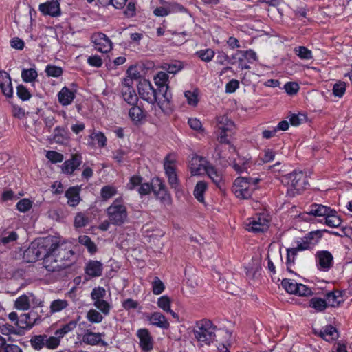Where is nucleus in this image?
<instances>
[{"label":"nucleus","mask_w":352,"mask_h":352,"mask_svg":"<svg viewBox=\"0 0 352 352\" xmlns=\"http://www.w3.org/2000/svg\"><path fill=\"white\" fill-rule=\"evenodd\" d=\"M217 331L222 334L226 339H229L232 335L227 329H217L211 320L206 319L196 322L193 334L201 345H210L216 340Z\"/></svg>","instance_id":"nucleus-1"},{"label":"nucleus","mask_w":352,"mask_h":352,"mask_svg":"<svg viewBox=\"0 0 352 352\" xmlns=\"http://www.w3.org/2000/svg\"><path fill=\"white\" fill-rule=\"evenodd\" d=\"M138 91L141 99L146 101L151 104H155L157 103L160 109L165 114H168L172 111L170 102H168V104H166L167 109H164L161 105L160 102L162 101L163 102L165 98L162 95L161 92L160 94V91H158L157 89H155L153 87L149 80L146 79L140 80L138 85Z\"/></svg>","instance_id":"nucleus-2"},{"label":"nucleus","mask_w":352,"mask_h":352,"mask_svg":"<svg viewBox=\"0 0 352 352\" xmlns=\"http://www.w3.org/2000/svg\"><path fill=\"white\" fill-rule=\"evenodd\" d=\"M106 214L111 225L121 226L128 221L127 208L122 197L113 201L106 209Z\"/></svg>","instance_id":"nucleus-3"},{"label":"nucleus","mask_w":352,"mask_h":352,"mask_svg":"<svg viewBox=\"0 0 352 352\" xmlns=\"http://www.w3.org/2000/svg\"><path fill=\"white\" fill-rule=\"evenodd\" d=\"M47 248L52 252L60 263H67L74 256L71 245L56 237H47Z\"/></svg>","instance_id":"nucleus-4"},{"label":"nucleus","mask_w":352,"mask_h":352,"mask_svg":"<svg viewBox=\"0 0 352 352\" xmlns=\"http://www.w3.org/2000/svg\"><path fill=\"white\" fill-rule=\"evenodd\" d=\"M259 181L258 178L239 177L234 180L232 190L236 197L248 199L256 189Z\"/></svg>","instance_id":"nucleus-5"},{"label":"nucleus","mask_w":352,"mask_h":352,"mask_svg":"<svg viewBox=\"0 0 352 352\" xmlns=\"http://www.w3.org/2000/svg\"><path fill=\"white\" fill-rule=\"evenodd\" d=\"M282 182L287 186V195L291 197L298 194L308 185L305 174L302 171L297 170L283 176Z\"/></svg>","instance_id":"nucleus-6"},{"label":"nucleus","mask_w":352,"mask_h":352,"mask_svg":"<svg viewBox=\"0 0 352 352\" xmlns=\"http://www.w3.org/2000/svg\"><path fill=\"white\" fill-rule=\"evenodd\" d=\"M8 318L16 327L22 329H30L42 321L41 316L34 308L28 313L21 314L20 316L14 311L11 312L8 315Z\"/></svg>","instance_id":"nucleus-7"},{"label":"nucleus","mask_w":352,"mask_h":352,"mask_svg":"<svg viewBox=\"0 0 352 352\" xmlns=\"http://www.w3.org/2000/svg\"><path fill=\"white\" fill-rule=\"evenodd\" d=\"M47 237L32 242L24 251L23 258L27 263H35L43 258L47 248Z\"/></svg>","instance_id":"nucleus-8"},{"label":"nucleus","mask_w":352,"mask_h":352,"mask_svg":"<svg viewBox=\"0 0 352 352\" xmlns=\"http://www.w3.org/2000/svg\"><path fill=\"white\" fill-rule=\"evenodd\" d=\"M177 156L175 153L168 154L164 160V169L172 188L179 189V181L176 173Z\"/></svg>","instance_id":"nucleus-9"},{"label":"nucleus","mask_w":352,"mask_h":352,"mask_svg":"<svg viewBox=\"0 0 352 352\" xmlns=\"http://www.w3.org/2000/svg\"><path fill=\"white\" fill-rule=\"evenodd\" d=\"M154 80L157 87V89L160 91V93H162V95L165 98L163 102L161 101L160 103L164 109H167L166 104H168V102H170L172 99V94L168 91L169 87L167 84L168 76L164 72H159Z\"/></svg>","instance_id":"nucleus-10"},{"label":"nucleus","mask_w":352,"mask_h":352,"mask_svg":"<svg viewBox=\"0 0 352 352\" xmlns=\"http://www.w3.org/2000/svg\"><path fill=\"white\" fill-rule=\"evenodd\" d=\"M153 192L164 205L170 206L172 204L171 195L168 192L164 182L159 177L153 179Z\"/></svg>","instance_id":"nucleus-11"},{"label":"nucleus","mask_w":352,"mask_h":352,"mask_svg":"<svg viewBox=\"0 0 352 352\" xmlns=\"http://www.w3.org/2000/svg\"><path fill=\"white\" fill-rule=\"evenodd\" d=\"M43 255V265L48 272H59L69 267L71 263H60L56 256L49 250Z\"/></svg>","instance_id":"nucleus-12"},{"label":"nucleus","mask_w":352,"mask_h":352,"mask_svg":"<svg viewBox=\"0 0 352 352\" xmlns=\"http://www.w3.org/2000/svg\"><path fill=\"white\" fill-rule=\"evenodd\" d=\"M217 126L219 131L218 137L221 143H229L227 137L229 136L234 129V124L227 116L217 118Z\"/></svg>","instance_id":"nucleus-13"},{"label":"nucleus","mask_w":352,"mask_h":352,"mask_svg":"<svg viewBox=\"0 0 352 352\" xmlns=\"http://www.w3.org/2000/svg\"><path fill=\"white\" fill-rule=\"evenodd\" d=\"M91 40L95 49L102 53H107L112 49V42L108 36L102 33L96 32L91 35Z\"/></svg>","instance_id":"nucleus-14"},{"label":"nucleus","mask_w":352,"mask_h":352,"mask_svg":"<svg viewBox=\"0 0 352 352\" xmlns=\"http://www.w3.org/2000/svg\"><path fill=\"white\" fill-rule=\"evenodd\" d=\"M121 93L124 100L129 104H136L138 97L133 87V80L124 78L122 82Z\"/></svg>","instance_id":"nucleus-15"},{"label":"nucleus","mask_w":352,"mask_h":352,"mask_svg":"<svg viewBox=\"0 0 352 352\" xmlns=\"http://www.w3.org/2000/svg\"><path fill=\"white\" fill-rule=\"evenodd\" d=\"M246 229L250 232H263L269 228V221L263 216L259 215L248 219Z\"/></svg>","instance_id":"nucleus-16"},{"label":"nucleus","mask_w":352,"mask_h":352,"mask_svg":"<svg viewBox=\"0 0 352 352\" xmlns=\"http://www.w3.org/2000/svg\"><path fill=\"white\" fill-rule=\"evenodd\" d=\"M82 157L80 154H72L70 159L65 160L61 166L62 172L66 175H72L80 166Z\"/></svg>","instance_id":"nucleus-17"},{"label":"nucleus","mask_w":352,"mask_h":352,"mask_svg":"<svg viewBox=\"0 0 352 352\" xmlns=\"http://www.w3.org/2000/svg\"><path fill=\"white\" fill-rule=\"evenodd\" d=\"M38 10L44 15L54 17L60 15V4L57 0H49L45 3H41Z\"/></svg>","instance_id":"nucleus-18"},{"label":"nucleus","mask_w":352,"mask_h":352,"mask_svg":"<svg viewBox=\"0 0 352 352\" xmlns=\"http://www.w3.org/2000/svg\"><path fill=\"white\" fill-rule=\"evenodd\" d=\"M137 336L140 340V346L144 351H149L153 349V340L147 329H140L137 331Z\"/></svg>","instance_id":"nucleus-19"},{"label":"nucleus","mask_w":352,"mask_h":352,"mask_svg":"<svg viewBox=\"0 0 352 352\" xmlns=\"http://www.w3.org/2000/svg\"><path fill=\"white\" fill-rule=\"evenodd\" d=\"M0 89L7 98L13 96V88L10 75L5 71H0Z\"/></svg>","instance_id":"nucleus-20"},{"label":"nucleus","mask_w":352,"mask_h":352,"mask_svg":"<svg viewBox=\"0 0 352 352\" xmlns=\"http://www.w3.org/2000/svg\"><path fill=\"white\" fill-rule=\"evenodd\" d=\"M317 262L319 268L323 270H328L333 264V256L329 251H319L316 254Z\"/></svg>","instance_id":"nucleus-21"},{"label":"nucleus","mask_w":352,"mask_h":352,"mask_svg":"<svg viewBox=\"0 0 352 352\" xmlns=\"http://www.w3.org/2000/svg\"><path fill=\"white\" fill-rule=\"evenodd\" d=\"M103 333H94L87 330L82 336V342L89 345H97L101 344L102 346H107V342L102 340Z\"/></svg>","instance_id":"nucleus-22"},{"label":"nucleus","mask_w":352,"mask_h":352,"mask_svg":"<svg viewBox=\"0 0 352 352\" xmlns=\"http://www.w3.org/2000/svg\"><path fill=\"white\" fill-rule=\"evenodd\" d=\"M203 161H205L203 157L196 156L192 157L190 162L189 168L192 175H199L203 172L206 173L207 163L203 164Z\"/></svg>","instance_id":"nucleus-23"},{"label":"nucleus","mask_w":352,"mask_h":352,"mask_svg":"<svg viewBox=\"0 0 352 352\" xmlns=\"http://www.w3.org/2000/svg\"><path fill=\"white\" fill-rule=\"evenodd\" d=\"M75 92L70 90L67 87H64L58 93V100L63 106H67L72 104L75 98Z\"/></svg>","instance_id":"nucleus-24"},{"label":"nucleus","mask_w":352,"mask_h":352,"mask_svg":"<svg viewBox=\"0 0 352 352\" xmlns=\"http://www.w3.org/2000/svg\"><path fill=\"white\" fill-rule=\"evenodd\" d=\"M85 273L91 277H99L102 274V264L98 261H90L85 267Z\"/></svg>","instance_id":"nucleus-25"},{"label":"nucleus","mask_w":352,"mask_h":352,"mask_svg":"<svg viewBox=\"0 0 352 352\" xmlns=\"http://www.w3.org/2000/svg\"><path fill=\"white\" fill-rule=\"evenodd\" d=\"M206 173L217 186L222 188L223 183L221 174L209 163H207Z\"/></svg>","instance_id":"nucleus-26"},{"label":"nucleus","mask_w":352,"mask_h":352,"mask_svg":"<svg viewBox=\"0 0 352 352\" xmlns=\"http://www.w3.org/2000/svg\"><path fill=\"white\" fill-rule=\"evenodd\" d=\"M149 320L152 324L167 329L169 327V322L166 318L160 312H154L149 317Z\"/></svg>","instance_id":"nucleus-27"},{"label":"nucleus","mask_w":352,"mask_h":352,"mask_svg":"<svg viewBox=\"0 0 352 352\" xmlns=\"http://www.w3.org/2000/svg\"><path fill=\"white\" fill-rule=\"evenodd\" d=\"M332 212V209L329 207L325 206L322 204H314L310 206V209L307 214H311L316 217H327L328 214Z\"/></svg>","instance_id":"nucleus-28"},{"label":"nucleus","mask_w":352,"mask_h":352,"mask_svg":"<svg viewBox=\"0 0 352 352\" xmlns=\"http://www.w3.org/2000/svg\"><path fill=\"white\" fill-rule=\"evenodd\" d=\"M65 197L68 199L67 204L72 207L77 206L80 201V190L78 187H70L65 192Z\"/></svg>","instance_id":"nucleus-29"},{"label":"nucleus","mask_w":352,"mask_h":352,"mask_svg":"<svg viewBox=\"0 0 352 352\" xmlns=\"http://www.w3.org/2000/svg\"><path fill=\"white\" fill-rule=\"evenodd\" d=\"M319 336L328 342L336 340L338 338V333L336 327L327 325L320 331Z\"/></svg>","instance_id":"nucleus-30"},{"label":"nucleus","mask_w":352,"mask_h":352,"mask_svg":"<svg viewBox=\"0 0 352 352\" xmlns=\"http://www.w3.org/2000/svg\"><path fill=\"white\" fill-rule=\"evenodd\" d=\"M250 166V159L245 157H241L238 156L236 159H234L232 163V167L235 171L238 173H241L247 171L248 168Z\"/></svg>","instance_id":"nucleus-31"},{"label":"nucleus","mask_w":352,"mask_h":352,"mask_svg":"<svg viewBox=\"0 0 352 352\" xmlns=\"http://www.w3.org/2000/svg\"><path fill=\"white\" fill-rule=\"evenodd\" d=\"M18 239V234L14 231L3 232L0 236V244L12 245Z\"/></svg>","instance_id":"nucleus-32"},{"label":"nucleus","mask_w":352,"mask_h":352,"mask_svg":"<svg viewBox=\"0 0 352 352\" xmlns=\"http://www.w3.org/2000/svg\"><path fill=\"white\" fill-rule=\"evenodd\" d=\"M131 105L132 107L129 109V116L133 122H138L145 118L144 111L138 104Z\"/></svg>","instance_id":"nucleus-33"},{"label":"nucleus","mask_w":352,"mask_h":352,"mask_svg":"<svg viewBox=\"0 0 352 352\" xmlns=\"http://www.w3.org/2000/svg\"><path fill=\"white\" fill-rule=\"evenodd\" d=\"M162 68L169 74H175L184 68V65L179 60H173L171 63H164Z\"/></svg>","instance_id":"nucleus-34"},{"label":"nucleus","mask_w":352,"mask_h":352,"mask_svg":"<svg viewBox=\"0 0 352 352\" xmlns=\"http://www.w3.org/2000/svg\"><path fill=\"white\" fill-rule=\"evenodd\" d=\"M326 300L328 305L338 307L342 302L341 293L338 291L329 292L326 294Z\"/></svg>","instance_id":"nucleus-35"},{"label":"nucleus","mask_w":352,"mask_h":352,"mask_svg":"<svg viewBox=\"0 0 352 352\" xmlns=\"http://www.w3.org/2000/svg\"><path fill=\"white\" fill-rule=\"evenodd\" d=\"M69 305L68 301L65 299H56L53 300L50 304V314H54L61 311L66 309Z\"/></svg>","instance_id":"nucleus-36"},{"label":"nucleus","mask_w":352,"mask_h":352,"mask_svg":"<svg viewBox=\"0 0 352 352\" xmlns=\"http://www.w3.org/2000/svg\"><path fill=\"white\" fill-rule=\"evenodd\" d=\"M14 307L19 310H28L30 307V302L27 295H21L14 301Z\"/></svg>","instance_id":"nucleus-37"},{"label":"nucleus","mask_w":352,"mask_h":352,"mask_svg":"<svg viewBox=\"0 0 352 352\" xmlns=\"http://www.w3.org/2000/svg\"><path fill=\"white\" fill-rule=\"evenodd\" d=\"M76 326L77 322L75 320H72L67 324H64L61 328L57 329L54 334L60 338H62L65 336V335L74 330Z\"/></svg>","instance_id":"nucleus-38"},{"label":"nucleus","mask_w":352,"mask_h":352,"mask_svg":"<svg viewBox=\"0 0 352 352\" xmlns=\"http://www.w3.org/2000/svg\"><path fill=\"white\" fill-rule=\"evenodd\" d=\"M309 306L317 311H324L328 306L326 299L314 297L309 301Z\"/></svg>","instance_id":"nucleus-39"},{"label":"nucleus","mask_w":352,"mask_h":352,"mask_svg":"<svg viewBox=\"0 0 352 352\" xmlns=\"http://www.w3.org/2000/svg\"><path fill=\"white\" fill-rule=\"evenodd\" d=\"M336 214V211L332 210V212L328 214L327 217L324 218L325 223L328 226L332 228H337L341 224L342 220Z\"/></svg>","instance_id":"nucleus-40"},{"label":"nucleus","mask_w":352,"mask_h":352,"mask_svg":"<svg viewBox=\"0 0 352 352\" xmlns=\"http://www.w3.org/2000/svg\"><path fill=\"white\" fill-rule=\"evenodd\" d=\"M46 334L36 335L30 340L31 346L36 350H40L45 346Z\"/></svg>","instance_id":"nucleus-41"},{"label":"nucleus","mask_w":352,"mask_h":352,"mask_svg":"<svg viewBox=\"0 0 352 352\" xmlns=\"http://www.w3.org/2000/svg\"><path fill=\"white\" fill-rule=\"evenodd\" d=\"M118 191L115 186H105L100 190V197L103 201H107L117 194Z\"/></svg>","instance_id":"nucleus-42"},{"label":"nucleus","mask_w":352,"mask_h":352,"mask_svg":"<svg viewBox=\"0 0 352 352\" xmlns=\"http://www.w3.org/2000/svg\"><path fill=\"white\" fill-rule=\"evenodd\" d=\"M206 183L203 181L197 182L195 186L194 190V195L199 202H204V194L206 190Z\"/></svg>","instance_id":"nucleus-43"},{"label":"nucleus","mask_w":352,"mask_h":352,"mask_svg":"<svg viewBox=\"0 0 352 352\" xmlns=\"http://www.w3.org/2000/svg\"><path fill=\"white\" fill-rule=\"evenodd\" d=\"M38 76L36 70L34 68L23 69L21 72V78L25 82L34 81Z\"/></svg>","instance_id":"nucleus-44"},{"label":"nucleus","mask_w":352,"mask_h":352,"mask_svg":"<svg viewBox=\"0 0 352 352\" xmlns=\"http://www.w3.org/2000/svg\"><path fill=\"white\" fill-rule=\"evenodd\" d=\"M94 305L105 316L109 315L111 308V305L104 298L94 301Z\"/></svg>","instance_id":"nucleus-45"},{"label":"nucleus","mask_w":352,"mask_h":352,"mask_svg":"<svg viewBox=\"0 0 352 352\" xmlns=\"http://www.w3.org/2000/svg\"><path fill=\"white\" fill-rule=\"evenodd\" d=\"M45 72L48 77L55 78L60 77L63 73L62 67L53 65H47L45 67Z\"/></svg>","instance_id":"nucleus-46"},{"label":"nucleus","mask_w":352,"mask_h":352,"mask_svg":"<svg viewBox=\"0 0 352 352\" xmlns=\"http://www.w3.org/2000/svg\"><path fill=\"white\" fill-rule=\"evenodd\" d=\"M294 52L297 56L301 59L309 60L312 58V52L311 50L304 46H299L294 49Z\"/></svg>","instance_id":"nucleus-47"},{"label":"nucleus","mask_w":352,"mask_h":352,"mask_svg":"<svg viewBox=\"0 0 352 352\" xmlns=\"http://www.w3.org/2000/svg\"><path fill=\"white\" fill-rule=\"evenodd\" d=\"M196 55L203 61L210 62L214 56V52L208 48L197 51Z\"/></svg>","instance_id":"nucleus-48"},{"label":"nucleus","mask_w":352,"mask_h":352,"mask_svg":"<svg viewBox=\"0 0 352 352\" xmlns=\"http://www.w3.org/2000/svg\"><path fill=\"white\" fill-rule=\"evenodd\" d=\"M281 285L285 289V291L289 294H294L296 292V286L298 285L294 280L287 278H284Z\"/></svg>","instance_id":"nucleus-49"},{"label":"nucleus","mask_w":352,"mask_h":352,"mask_svg":"<svg viewBox=\"0 0 352 352\" xmlns=\"http://www.w3.org/2000/svg\"><path fill=\"white\" fill-rule=\"evenodd\" d=\"M87 320L92 323H100L103 320L102 315L96 309H90L87 314Z\"/></svg>","instance_id":"nucleus-50"},{"label":"nucleus","mask_w":352,"mask_h":352,"mask_svg":"<svg viewBox=\"0 0 352 352\" xmlns=\"http://www.w3.org/2000/svg\"><path fill=\"white\" fill-rule=\"evenodd\" d=\"M89 137L101 148L104 147L107 144V138L102 132H93Z\"/></svg>","instance_id":"nucleus-51"},{"label":"nucleus","mask_w":352,"mask_h":352,"mask_svg":"<svg viewBox=\"0 0 352 352\" xmlns=\"http://www.w3.org/2000/svg\"><path fill=\"white\" fill-rule=\"evenodd\" d=\"M79 242L80 244L84 245L87 247L89 252L94 253L96 252V246L95 243L91 241V238L88 236L84 235L79 237Z\"/></svg>","instance_id":"nucleus-52"},{"label":"nucleus","mask_w":352,"mask_h":352,"mask_svg":"<svg viewBox=\"0 0 352 352\" xmlns=\"http://www.w3.org/2000/svg\"><path fill=\"white\" fill-rule=\"evenodd\" d=\"M346 83L342 81H339L333 86V94L335 96L341 98L346 91Z\"/></svg>","instance_id":"nucleus-53"},{"label":"nucleus","mask_w":352,"mask_h":352,"mask_svg":"<svg viewBox=\"0 0 352 352\" xmlns=\"http://www.w3.org/2000/svg\"><path fill=\"white\" fill-rule=\"evenodd\" d=\"M106 290L102 287H96L92 289L91 293V298L94 302L96 300L104 298L106 296Z\"/></svg>","instance_id":"nucleus-54"},{"label":"nucleus","mask_w":352,"mask_h":352,"mask_svg":"<svg viewBox=\"0 0 352 352\" xmlns=\"http://www.w3.org/2000/svg\"><path fill=\"white\" fill-rule=\"evenodd\" d=\"M165 289L163 282L157 276L154 278L152 282V290L154 294L159 295L162 294Z\"/></svg>","instance_id":"nucleus-55"},{"label":"nucleus","mask_w":352,"mask_h":352,"mask_svg":"<svg viewBox=\"0 0 352 352\" xmlns=\"http://www.w3.org/2000/svg\"><path fill=\"white\" fill-rule=\"evenodd\" d=\"M16 94H17L18 97L23 101L29 100L31 97L30 92L23 85H19L17 86Z\"/></svg>","instance_id":"nucleus-56"},{"label":"nucleus","mask_w":352,"mask_h":352,"mask_svg":"<svg viewBox=\"0 0 352 352\" xmlns=\"http://www.w3.org/2000/svg\"><path fill=\"white\" fill-rule=\"evenodd\" d=\"M66 131L65 128L57 126L54 130V140L56 142H61L66 138Z\"/></svg>","instance_id":"nucleus-57"},{"label":"nucleus","mask_w":352,"mask_h":352,"mask_svg":"<svg viewBox=\"0 0 352 352\" xmlns=\"http://www.w3.org/2000/svg\"><path fill=\"white\" fill-rule=\"evenodd\" d=\"M46 157L52 163L61 162L64 160L63 155L55 151H48Z\"/></svg>","instance_id":"nucleus-58"},{"label":"nucleus","mask_w":352,"mask_h":352,"mask_svg":"<svg viewBox=\"0 0 352 352\" xmlns=\"http://www.w3.org/2000/svg\"><path fill=\"white\" fill-rule=\"evenodd\" d=\"M45 346L50 349H54L57 348L60 342V338L58 336H50L48 337L46 335Z\"/></svg>","instance_id":"nucleus-59"},{"label":"nucleus","mask_w":352,"mask_h":352,"mask_svg":"<svg viewBox=\"0 0 352 352\" xmlns=\"http://www.w3.org/2000/svg\"><path fill=\"white\" fill-rule=\"evenodd\" d=\"M171 300L167 296H163L158 298L157 305L164 311L169 310L170 308Z\"/></svg>","instance_id":"nucleus-60"},{"label":"nucleus","mask_w":352,"mask_h":352,"mask_svg":"<svg viewBox=\"0 0 352 352\" xmlns=\"http://www.w3.org/2000/svg\"><path fill=\"white\" fill-rule=\"evenodd\" d=\"M16 208L20 212H27L32 208V201L28 199H23L17 203Z\"/></svg>","instance_id":"nucleus-61"},{"label":"nucleus","mask_w":352,"mask_h":352,"mask_svg":"<svg viewBox=\"0 0 352 352\" xmlns=\"http://www.w3.org/2000/svg\"><path fill=\"white\" fill-rule=\"evenodd\" d=\"M143 178L139 175H133L130 178L129 182L127 184V188L130 190H133L137 186H139L142 182Z\"/></svg>","instance_id":"nucleus-62"},{"label":"nucleus","mask_w":352,"mask_h":352,"mask_svg":"<svg viewBox=\"0 0 352 352\" xmlns=\"http://www.w3.org/2000/svg\"><path fill=\"white\" fill-rule=\"evenodd\" d=\"M299 85L294 82H288L284 85L285 91L289 95L296 94L299 90Z\"/></svg>","instance_id":"nucleus-63"},{"label":"nucleus","mask_w":352,"mask_h":352,"mask_svg":"<svg viewBox=\"0 0 352 352\" xmlns=\"http://www.w3.org/2000/svg\"><path fill=\"white\" fill-rule=\"evenodd\" d=\"M88 223V218L82 213H78L75 217L74 225L76 228L85 227Z\"/></svg>","instance_id":"nucleus-64"}]
</instances>
